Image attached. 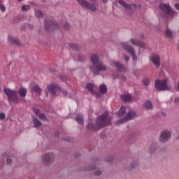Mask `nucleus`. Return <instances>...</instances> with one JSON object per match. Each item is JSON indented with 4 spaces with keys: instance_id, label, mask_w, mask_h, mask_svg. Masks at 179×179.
<instances>
[{
    "instance_id": "43",
    "label": "nucleus",
    "mask_w": 179,
    "mask_h": 179,
    "mask_svg": "<svg viewBox=\"0 0 179 179\" xmlns=\"http://www.w3.org/2000/svg\"><path fill=\"white\" fill-rule=\"evenodd\" d=\"M18 2H22V0H17Z\"/></svg>"
},
{
    "instance_id": "14",
    "label": "nucleus",
    "mask_w": 179,
    "mask_h": 179,
    "mask_svg": "<svg viewBox=\"0 0 179 179\" xmlns=\"http://www.w3.org/2000/svg\"><path fill=\"white\" fill-rule=\"evenodd\" d=\"M112 66H115L117 68V71H124L125 68L124 66H122L121 64L117 63V62L113 61L111 63Z\"/></svg>"
},
{
    "instance_id": "40",
    "label": "nucleus",
    "mask_w": 179,
    "mask_h": 179,
    "mask_svg": "<svg viewBox=\"0 0 179 179\" xmlns=\"http://www.w3.org/2000/svg\"><path fill=\"white\" fill-rule=\"evenodd\" d=\"M120 79H121L122 80H125V76H121V77H120Z\"/></svg>"
},
{
    "instance_id": "30",
    "label": "nucleus",
    "mask_w": 179,
    "mask_h": 179,
    "mask_svg": "<svg viewBox=\"0 0 179 179\" xmlns=\"http://www.w3.org/2000/svg\"><path fill=\"white\" fill-rule=\"evenodd\" d=\"M150 83V80H149V78H145L143 80V85H145V86H148V85H149Z\"/></svg>"
},
{
    "instance_id": "33",
    "label": "nucleus",
    "mask_w": 179,
    "mask_h": 179,
    "mask_svg": "<svg viewBox=\"0 0 179 179\" xmlns=\"http://www.w3.org/2000/svg\"><path fill=\"white\" fill-rule=\"evenodd\" d=\"M0 120H5V113H0Z\"/></svg>"
},
{
    "instance_id": "9",
    "label": "nucleus",
    "mask_w": 179,
    "mask_h": 179,
    "mask_svg": "<svg viewBox=\"0 0 179 179\" xmlns=\"http://www.w3.org/2000/svg\"><path fill=\"white\" fill-rule=\"evenodd\" d=\"M171 134L167 130H164L162 132L160 136V141L162 143L167 142L170 139Z\"/></svg>"
},
{
    "instance_id": "1",
    "label": "nucleus",
    "mask_w": 179,
    "mask_h": 179,
    "mask_svg": "<svg viewBox=\"0 0 179 179\" xmlns=\"http://www.w3.org/2000/svg\"><path fill=\"white\" fill-rule=\"evenodd\" d=\"M98 127L93 125L92 123H89L87 125L88 129L93 131L94 129H99L103 127H106V125H110L111 124V119L108 117V113H105L98 119Z\"/></svg>"
},
{
    "instance_id": "10",
    "label": "nucleus",
    "mask_w": 179,
    "mask_h": 179,
    "mask_svg": "<svg viewBox=\"0 0 179 179\" xmlns=\"http://www.w3.org/2000/svg\"><path fill=\"white\" fill-rule=\"evenodd\" d=\"M136 117V113L134 111H130L127 113L124 120H120L117 121V124H124V121H127L128 120H133V118H135Z\"/></svg>"
},
{
    "instance_id": "20",
    "label": "nucleus",
    "mask_w": 179,
    "mask_h": 179,
    "mask_svg": "<svg viewBox=\"0 0 179 179\" xmlns=\"http://www.w3.org/2000/svg\"><path fill=\"white\" fill-rule=\"evenodd\" d=\"M32 91L35 92L37 94H40V93H41V89L38 85H34L32 87Z\"/></svg>"
},
{
    "instance_id": "16",
    "label": "nucleus",
    "mask_w": 179,
    "mask_h": 179,
    "mask_svg": "<svg viewBox=\"0 0 179 179\" xmlns=\"http://www.w3.org/2000/svg\"><path fill=\"white\" fill-rule=\"evenodd\" d=\"M91 62L93 65H96L99 62V56L97 55H92L91 57Z\"/></svg>"
},
{
    "instance_id": "6",
    "label": "nucleus",
    "mask_w": 179,
    "mask_h": 179,
    "mask_svg": "<svg viewBox=\"0 0 179 179\" xmlns=\"http://www.w3.org/2000/svg\"><path fill=\"white\" fill-rule=\"evenodd\" d=\"M77 2L84 9H88L92 12H96L97 8L94 4H92L90 2L87 1L86 0H76Z\"/></svg>"
},
{
    "instance_id": "27",
    "label": "nucleus",
    "mask_w": 179,
    "mask_h": 179,
    "mask_svg": "<svg viewBox=\"0 0 179 179\" xmlns=\"http://www.w3.org/2000/svg\"><path fill=\"white\" fill-rule=\"evenodd\" d=\"M8 40L10 41V43H17V40L16 38H15L13 36H8Z\"/></svg>"
},
{
    "instance_id": "25",
    "label": "nucleus",
    "mask_w": 179,
    "mask_h": 179,
    "mask_svg": "<svg viewBox=\"0 0 179 179\" xmlns=\"http://www.w3.org/2000/svg\"><path fill=\"white\" fill-rule=\"evenodd\" d=\"M87 90L91 92V93H94V91L93 90V84L87 83Z\"/></svg>"
},
{
    "instance_id": "11",
    "label": "nucleus",
    "mask_w": 179,
    "mask_h": 179,
    "mask_svg": "<svg viewBox=\"0 0 179 179\" xmlns=\"http://www.w3.org/2000/svg\"><path fill=\"white\" fill-rule=\"evenodd\" d=\"M150 60L154 64V65H155V66H160V56H159V55L154 54L151 55Z\"/></svg>"
},
{
    "instance_id": "31",
    "label": "nucleus",
    "mask_w": 179,
    "mask_h": 179,
    "mask_svg": "<svg viewBox=\"0 0 179 179\" xmlns=\"http://www.w3.org/2000/svg\"><path fill=\"white\" fill-rule=\"evenodd\" d=\"M131 43H132V44H134V45H139V42H136V41H135L134 38H131L130 40Z\"/></svg>"
},
{
    "instance_id": "26",
    "label": "nucleus",
    "mask_w": 179,
    "mask_h": 179,
    "mask_svg": "<svg viewBox=\"0 0 179 179\" xmlns=\"http://www.w3.org/2000/svg\"><path fill=\"white\" fill-rule=\"evenodd\" d=\"M165 34L166 36H167V37H169V38H171V37H173V32L170 31V29H166V31H165Z\"/></svg>"
},
{
    "instance_id": "15",
    "label": "nucleus",
    "mask_w": 179,
    "mask_h": 179,
    "mask_svg": "<svg viewBox=\"0 0 179 179\" xmlns=\"http://www.w3.org/2000/svg\"><path fill=\"white\" fill-rule=\"evenodd\" d=\"M119 3L120 5L123 6V8H125V9H132V8H136V5L133 4L132 6H129L125 3V2H124V1L122 0H119Z\"/></svg>"
},
{
    "instance_id": "17",
    "label": "nucleus",
    "mask_w": 179,
    "mask_h": 179,
    "mask_svg": "<svg viewBox=\"0 0 179 179\" xmlns=\"http://www.w3.org/2000/svg\"><path fill=\"white\" fill-rule=\"evenodd\" d=\"M18 93L21 97H26V94L27 93V90L26 88L21 87L18 90Z\"/></svg>"
},
{
    "instance_id": "24",
    "label": "nucleus",
    "mask_w": 179,
    "mask_h": 179,
    "mask_svg": "<svg viewBox=\"0 0 179 179\" xmlns=\"http://www.w3.org/2000/svg\"><path fill=\"white\" fill-rule=\"evenodd\" d=\"M125 112H126L125 107L121 106L120 109L118 111V115H120V117H122V115L125 114Z\"/></svg>"
},
{
    "instance_id": "37",
    "label": "nucleus",
    "mask_w": 179,
    "mask_h": 179,
    "mask_svg": "<svg viewBox=\"0 0 179 179\" xmlns=\"http://www.w3.org/2000/svg\"><path fill=\"white\" fill-rule=\"evenodd\" d=\"M175 7H176V8L178 10H179V4H178V3H176V4L175 5Z\"/></svg>"
},
{
    "instance_id": "3",
    "label": "nucleus",
    "mask_w": 179,
    "mask_h": 179,
    "mask_svg": "<svg viewBox=\"0 0 179 179\" xmlns=\"http://www.w3.org/2000/svg\"><path fill=\"white\" fill-rule=\"evenodd\" d=\"M155 89L158 91L162 90H170L171 89V85L168 78H165L162 80H157L155 81Z\"/></svg>"
},
{
    "instance_id": "4",
    "label": "nucleus",
    "mask_w": 179,
    "mask_h": 179,
    "mask_svg": "<svg viewBox=\"0 0 179 179\" xmlns=\"http://www.w3.org/2000/svg\"><path fill=\"white\" fill-rule=\"evenodd\" d=\"M48 90L51 94H52V96H57V93H62L64 96L68 95V92L66 91L62 90V89L56 84H51L50 85H48Z\"/></svg>"
},
{
    "instance_id": "18",
    "label": "nucleus",
    "mask_w": 179,
    "mask_h": 179,
    "mask_svg": "<svg viewBox=\"0 0 179 179\" xmlns=\"http://www.w3.org/2000/svg\"><path fill=\"white\" fill-rule=\"evenodd\" d=\"M121 99L123 100V101H131V95L128 94H125L123 95H121Z\"/></svg>"
},
{
    "instance_id": "7",
    "label": "nucleus",
    "mask_w": 179,
    "mask_h": 179,
    "mask_svg": "<svg viewBox=\"0 0 179 179\" xmlns=\"http://www.w3.org/2000/svg\"><path fill=\"white\" fill-rule=\"evenodd\" d=\"M106 69H107V66L101 62L98 63L95 67H91V71L93 72V73H94V75H97L99 72H101V71H106Z\"/></svg>"
},
{
    "instance_id": "8",
    "label": "nucleus",
    "mask_w": 179,
    "mask_h": 179,
    "mask_svg": "<svg viewBox=\"0 0 179 179\" xmlns=\"http://www.w3.org/2000/svg\"><path fill=\"white\" fill-rule=\"evenodd\" d=\"M122 47L127 52L131 54L132 56L133 60L136 61V55H135V50H134V48L129 45L127 43H122Z\"/></svg>"
},
{
    "instance_id": "32",
    "label": "nucleus",
    "mask_w": 179,
    "mask_h": 179,
    "mask_svg": "<svg viewBox=\"0 0 179 179\" xmlns=\"http://www.w3.org/2000/svg\"><path fill=\"white\" fill-rule=\"evenodd\" d=\"M0 10H1V12H5L6 10L5 6H3V4L2 3L0 4Z\"/></svg>"
},
{
    "instance_id": "41",
    "label": "nucleus",
    "mask_w": 179,
    "mask_h": 179,
    "mask_svg": "<svg viewBox=\"0 0 179 179\" xmlns=\"http://www.w3.org/2000/svg\"><path fill=\"white\" fill-rule=\"evenodd\" d=\"M107 1L108 0H102V2H103V3H106Z\"/></svg>"
},
{
    "instance_id": "5",
    "label": "nucleus",
    "mask_w": 179,
    "mask_h": 179,
    "mask_svg": "<svg viewBox=\"0 0 179 179\" xmlns=\"http://www.w3.org/2000/svg\"><path fill=\"white\" fill-rule=\"evenodd\" d=\"M159 9L167 16H171V17H173V16H177V12L173 10L169 4L161 3L159 5Z\"/></svg>"
},
{
    "instance_id": "38",
    "label": "nucleus",
    "mask_w": 179,
    "mask_h": 179,
    "mask_svg": "<svg viewBox=\"0 0 179 179\" xmlns=\"http://www.w3.org/2000/svg\"><path fill=\"white\" fill-rule=\"evenodd\" d=\"M124 59L127 61H127H129V57H127V56H124Z\"/></svg>"
},
{
    "instance_id": "44",
    "label": "nucleus",
    "mask_w": 179,
    "mask_h": 179,
    "mask_svg": "<svg viewBox=\"0 0 179 179\" xmlns=\"http://www.w3.org/2000/svg\"><path fill=\"white\" fill-rule=\"evenodd\" d=\"M91 1V2H94V0H90Z\"/></svg>"
},
{
    "instance_id": "13",
    "label": "nucleus",
    "mask_w": 179,
    "mask_h": 179,
    "mask_svg": "<svg viewBox=\"0 0 179 179\" xmlns=\"http://www.w3.org/2000/svg\"><path fill=\"white\" fill-rule=\"evenodd\" d=\"M54 157V155L52 153L46 154L43 156V163H49V162Z\"/></svg>"
},
{
    "instance_id": "12",
    "label": "nucleus",
    "mask_w": 179,
    "mask_h": 179,
    "mask_svg": "<svg viewBox=\"0 0 179 179\" xmlns=\"http://www.w3.org/2000/svg\"><path fill=\"white\" fill-rule=\"evenodd\" d=\"M34 113H35L36 115H38L40 120H42L43 121H45L47 118L45 117V115L43 113H40V110L36 108H34L33 109Z\"/></svg>"
},
{
    "instance_id": "22",
    "label": "nucleus",
    "mask_w": 179,
    "mask_h": 179,
    "mask_svg": "<svg viewBox=\"0 0 179 179\" xmlns=\"http://www.w3.org/2000/svg\"><path fill=\"white\" fill-rule=\"evenodd\" d=\"M33 122L35 128H38V127L41 125V122H40V120H37L36 117H34Z\"/></svg>"
},
{
    "instance_id": "28",
    "label": "nucleus",
    "mask_w": 179,
    "mask_h": 179,
    "mask_svg": "<svg viewBox=\"0 0 179 179\" xmlns=\"http://www.w3.org/2000/svg\"><path fill=\"white\" fill-rule=\"evenodd\" d=\"M29 9H30V6H29V5L22 6V12H26V10H29Z\"/></svg>"
},
{
    "instance_id": "19",
    "label": "nucleus",
    "mask_w": 179,
    "mask_h": 179,
    "mask_svg": "<svg viewBox=\"0 0 179 179\" xmlns=\"http://www.w3.org/2000/svg\"><path fill=\"white\" fill-rule=\"evenodd\" d=\"M76 121H77L78 124H83V115H78L76 117Z\"/></svg>"
},
{
    "instance_id": "36",
    "label": "nucleus",
    "mask_w": 179,
    "mask_h": 179,
    "mask_svg": "<svg viewBox=\"0 0 179 179\" xmlns=\"http://www.w3.org/2000/svg\"><path fill=\"white\" fill-rule=\"evenodd\" d=\"M175 103H176V104H178V103H179V98L178 97L175 99Z\"/></svg>"
},
{
    "instance_id": "39",
    "label": "nucleus",
    "mask_w": 179,
    "mask_h": 179,
    "mask_svg": "<svg viewBox=\"0 0 179 179\" xmlns=\"http://www.w3.org/2000/svg\"><path fill=\"white\" fill-rule=\"evenodd\" d=\"M61 80H62L64 82V80H65V78H64V77L62 76H59Z\"/></svg>"
},
{
    "instance_id": "21",
    "label": "nucleus",
    "mask_w": 179,
    "mask_h": 179,
    "mask_svg": "<svg viewBox=\"0 0 179 179\" xmlns=\"http://www.w3.org/2000/svg\"><path fill=\"white\" fill-rule=\"evenodd\" d=\"M99 90L100 92L102 93V94L107 93V86H106V85H101L99 87Z\"/></svg>"
},
{
    "instance_id": "42",
    "label": "nucleus",
    "mask_w": 179,
    "mask_h": 179,
    "mask_svg": "<svg viewBox=\"0 0 179 179\" xmlns=\"http://www.w3.org/2000/svg\"><path fill=\"white\" fill-rule=\"evenodd\" d=\"M45 27L47 29V22H45Z\"/></svg>"
},
{
    "instance_id": "2",
    "label": "nucleus",
    "mask_w": 179,
    "mask_h": 179,
    "mask_svg": "<svg viewBox=\"0 0 179 179\" xmlns=\"http://www.w3.org/2000/svg\"><path fill=\"white\" fill-rule=\"evenodd\" d=\"M4 93L8 97V101L11 106L17 104L19 103V97H17V92L9 88H4Z\"/></svg>"
},
{
    "instance_id": "35",
    "label": "nucleus",
    "mask_w": 179,
    "mask_h": 179,
    "mask_svg": "<svg viewBox=\"0 0 179 179\" xmlns=\"http://www.w3.org/2000/svg\"><path fill=\"white\" fill-rule=\"evenodd\" d=\"M100 174H101V171H96L95 172V176H100Z\"/></svg>"
},
{
    "instance_id": "34",
    "label": "nucleus",
    "mask_w": 179,
    "mask_h": 179,
    "mask_svg": "<svg viewBox=\"0 0 179 179\" xmlns=\"http://www.w3.org/2000/svg\"><path fill=\"white\" fill-rule=\"evenodd\" d=\"M6 163H7V164H10V163H12V160L10 159L9 158H7Z\"/></svg>"
},
{
    "instance_id": "29",
    "label": "nucleus",
    "mask_w": 179,
    "mask_h": 179,
    "mask_svg": "<svg viewBox=\"0 0 179 179\" xmlns=\"http://www.w3.org/2000/svg\"><path fill=\"white\" fill-rule=\"evenodd\" d=\"M35 15L36 17H43V13L40 10H36V12H35Z\"/></svg>"
},
{
    "instance_id": "23",
    "label": "nucleus",
    "mask_w": 179,
    "mask_h": 179,
    "mask_svg": "<svg viewBox=\"0 0 179 179\" xmlns=\"http://www.w3.org/2000/svg\"><path fill=\"white\" fill-rule=\"evenodd\" d=\"M145 107L147 110H152V108H153V105L152 104V102L148 101L145 103Z\"/></svg>"
}]
</instances>
